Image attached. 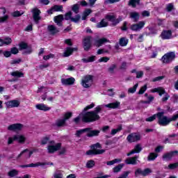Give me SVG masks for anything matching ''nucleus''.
Segmentation results:
<instances>
[{
    "instance_id": "58",
    "label": "nucleus",
    "mask_w": 178,
    "mask_h": 178,
    "mask_svg": "<svg viewBox=\"0 0 178 178\" xmlns=\"http://www.w3.org/2000/svg\"><path fill=\"white\" fill-rule=\"evenodd\" d=\"M145 91H147V85H145L144 86H143L138 91V94H139V95H143L144 92H145Z\"/></svg>"
},
{
    "instance_id": "47",
    "label": "nucleus",
    "mask_w": 178,
    "mask_h": 178,
    "mask_svg": "<svg viewBox=\"0 0 178 178\" xmlns=\"http://www.w3.org/2000/svg\"><path fill=\"white\" fill-rule=\"evenodd\" d=\"M122 20H123V18L122 17H120L118 19H116V17H115V18L113 20L111 23L113 26H116L117 24H119L120 22H122Z\"/></svg>"
},
{
    "instance_id": "42",
    "label": "nucleus",
    "mask_w": 178,
    "mask_h": 178,
    "mask_svg": "<svg viewBox=\"0 0 178 178\" xmlns=\"http://www.w3.org/2000/svg\"><path fill=\"white\" fill-rule=\"evenodd\" d=\"M166 12H172V10H175V6H173V3H170L167 4L166 8H165Z\"/></svg>"
},
{
    "instance_id": "3",
    "label": "nucleus",
    "mask_w": 178,
    "mask_h": 178,
    "mask_svg": "<svg viewBox=\"0 0 178 178\" xmlns=\"http://www.w3.org/2000/svg\"><path fill=\"white\" fill-rule=\"evenodd\" d=\"M84 133H87L86 136L87 137L91 138V137H97L99 136V130H93L92 127H88L84 128L82 129L77 130L75 133L76 137L78 138H80L81 137L82 134H84Z\"/></svg>"
},
{
    "instance_id": "31",
    "label": "nucleus",
    "mask_w": 178,
    "mask_h": 178,
    "mask_svg": "<svg viewBox=\"0 0 178 178\" xmlns=\"http://www.w3.org/2000/svg\"><path fill=\"white\" fill-rule=\"evenodd\" d=\"M14 140L22 143L26 141V138L22 135H15L14 136Z\"/></svg>"
},
{
    "instance_id": "50",
    "label": "nucleus",
    "mask_w": 178,
    "mask_h": 178,
    "mask_svg": "<svg viewBox=\"0 0 178 178\" xmlns=\"http://www.w3.org/2000/svg\"><path fill=\"white\" fill-rule=\"evenodd\" d=\"M49 140H50L49 136L44 137V138L41 140V145H45L48 144V143H49Z\"/></svg>"
},
{
    "instance_id": "26",
    "label": "nucleus",
    "mask_w": 178,
    "mask_h": 178,
    "mask_svg": "<svg viewBox=\"0 0 178 178\" xmlns=\"http://www.w3.org/2000/svg\"><path fill=\"white\" fill-rule=\"evenodd\" d=\"M106 108H110L111 109H118L120 106V102H116L113 103H110L105 105Z\"/></svg>"
},
{
    "instance_id": "35",
    "label": "nucleus",
    "mask_w": 178,
    "mask_h": 178,
    "mask_svg": "<svg viewBox=\"0 0 178 178\" xmlns=\"http://www.w3.org/2000/svg\"><path fill=\"white\" fill-rule=\"evenodd\" d=\"M120 162H122V159H115L113 161H107L106 165L108 166H112V165H115V163H120Z\"/></svg>"
},
{
    "instance_id": "21",
    "label": "nucleus",
    "mask_w": 178,
    "mask_h": 178,
    "mask_svg": "<svg viewBox=\"0 0 178 178\" xmlns=\"http://www.w3.org/2000/svg\"><path fill=\"white\" fill-rule=\"evenodd\" d=\"M105 152V149H102V150H95V149H90V150H88L86 152V155L88 156H92V155H101L102 154H104Z\"/></svg>"
},
{
    "instance_id": "53",
    "label": "nucleus",
    "mask_w": 178,
    "mask_h": 178,
    "mask_svg": "<svg viewBox=\"0 0 178 178\" xmlns=\"http://www.w3.org/2000/svg\"><path fill=\"white\" fill-rule=\"evenodd\" d=\"M122 130V126L118 127L117 129H114L111 130V136H115L117 133H119Z\"/></svg>"
},
{
    "instance_id": "49",
    "label": "nucleus",
    "mask_w": 178,
    "mask_h": 178,
    "mask_svg": "<svg viewBox=\"0 0 178 178\" xmlns=\"http://www.w3.org/2000/svg\"><path fill=\"white\" fill-rule=\"evenodd\" d=\"M151 173H152V170H151V168H145V170H143V177L151 175Z\"/></svg>"
},
{
    "instance_id": "13",
    "label": "nucleus",
    "mask_w": 178,
    "mask_h": 178,
    "mask_svg": "<svg viewBox=\"0 0 178 178\" xmlns=\"http://www.w3.org/2000/svg\"><path fill=\"white\" fill-rule=\"evenodd\" d=\"M6 108H19L20 106V102L18 100L14 99L11 101L6 102L5 103Z\"/></svg>"
},
{
    "instance_id": "55",
    "label": "nucleus",
    "mask_w": 178,
    "mask_h": 178,
    "mask_svg": "<svg viewBox=\"0 0 178 178\" xmlns=\"http://www.w3.org/2000/svg\"><path fill=\"white\" fill-rule=\"evenodd\" d=\"M177 168V163H170L168 165V167H165V169H170L171 170H173V169H176Z\"/></svg>"
},
{
    "instance_id": "30",
    "label": "nucleus",
    "mask_w": 178,
    "mask_h": 178,
    "mask_svg": "<svg viewBox=\"0 0 178 178\" xmlns=\"http://www.w3.org/2000/svg\"><path fill=\"white\" fill-rule=\"evenodd\" d=\"M66 124V121L63 118L62 120L59 119L56 121L55 125L57 127H63Z\"/></svg>"
},
{
    "instance_id": "62",
    "label": "nucleus",
    "mask_w": 178,
    "mask_h": 178,
    "mask_svg": "<svg viewBox=\"0 0 178 178\" xmlns=\"http://www.w3.org/2000/svg\"><path fill=\"white\" fill-rule=\"evenodd\" d=\"M158 93H159V95H160V97H162L163 94L165 95L166 94V91L163 88H159Z\"/></svg>"
},
{
    "instance_id": "32",
    "label": "nucleus",
    "mask_w": 178,
    "mask_h": 178,
    "mask_svg": "<svg viewBox=\"0 0 178 178\" xmlns=\"http://www.w3.org/2000/svg\"><path fill=\"white\" fill-rule=\"evenodd\" d=\"M129 44V39H127L126 38H121L119 40V45L120 47H126Z\"/></svg>"
},
{
    "instance_id": "17",
    "label": "nucleus",
    "mask_w": 178,
    "mask_h": 178,
    "mask_svg": "<svg viewBox=\"0 0 178 178\" xmlns=\"http://www.w3.org/2000/svg\"><path fill=\"white\" fill-rule=\"evenodd\" d=\"M63 20H65L63 15H59L54 17V22L57 26H58V27H62V26H63Z\"/></svg>"
},
{
    "instance_id": "11",
    "label": "nucleus",
    "mask_w": 178,
    "mask_h": 178,
    "mask_svg": "<svg viewBox=\"0 0 178 178\" xmlns=\"http://www.w3.org/2000/svg\"><path fill=\"white\" fill-rule=\"evenodd\" d=\"M62 147V143H57L55 145L47 146V152L49 154H54L56 151H59Z\"/></svg>"
},
{
    "instance_id": "48",
    "label": "nucleus",
    "mask_w": 178,
    "mask_h": 178,
    "mask_svg": "<svg viewBox=\"0 0 178 178\" xmlns=\"http://www.w3.org/2000/svg\"><path fill=\"white\" fill-rule=\"evenodd\" d=\"M80 9V5L79 4H74L72 6V10L74 12V13H76V15H77V13H79V10Z\"/></svg>"
},
{
    "instance_id": "2",
    "label": "nucleus",
    "mask_w": 178,
    "mask_h": 178,
    "mask_svg": "<svg viewBox=\"0 0 178 178\" xmlns=\"http://www.w3.org/2000/svg\"><path fill=\"white\" fill-rule=\"evenodd\" d=\"M101 106H98L95 108V111L87 112L83 114L81 120L83 123H91L97 120H99L100 117L98 113L102 111Z\"/></svg>"
},
{
    "instance_id": "14",
    "label": "nucleus",
    "mask_w": 178,
    "mask_h": 178,
    "mask_svg": "<svg viewBox=\"0 0 178 178\" xmlns=\"http://www.w3.org/2000/svg\"><path fill=\"white\" fill-rule=\"evenodd\" d=\"M129 19H131L134 23H137V22L140 20V13L136 11L129 13Z\"/></svg>"
},
{
    "instance_id": "51",
    "label": "nucleus",
    "mask_w": 178,
    "mask_h": 178,
    "mask_svg": "<svg viewBox=\"0 0 178 178\" xmlns=\"http://www.w3.org/2000/svg\"><path fill=\"white\" fill-rule=\"evenodd\" d=\"M22 15H24V12L20 13V11H15L12 13L13 17H20Z\"/></svg>"
},
{
    "instance_id": "24",
    "label": "nucleus",
    "mask_w": 178,
    "mask_h": 178,
    "mask_svg": "<svg viewBox=\"0 0 178 178\" xmlns=\"http://www.w3.org/2000/svg\"><path fill=\"white\" fill-rule=\"evenodd\" d=\"M161 37L162 40H169L172 38V31H163L161 34Z\"/></svg>"
},
{
    "instance_id": "5",
    "label": "nucleus",
    "mask_w": 178,
    "mask_h": 178,
    "mask_svg": "<svg viewBox=\"0 0 178 178\" xmlns=\"http://www.w3.org/2000/svg\"><path fill=\"white\" fill-rule=\"evenodd\" d=\"M175 58L176 54H175V51H170L162 56L161 60L163 63L169 64L172 63Z\"/></svg>"
},
{
    "instance_id": "63",
    "label": "nucleus",
    "mask_w": 178,
    "mask_h": 178,
    "mask_svg": "<svg viewBox=\"0 0 178 178\" xmlns=\"http://www.w3.org/2000/svg\"><path fill=\"white\" fill-rule=\"evenodd\" d=\"M8 19H9L8 15H5L2 17H0V23H5V22H6V20H8Z\"/></svg>"
},
{
    "instance_id": "8",
    "label": "nucleus",
    "mask_w": 178,
    "mask_h": 178,
    "mask_svg": "<svg viewBox=\"0 0 178 178\" xmlns=\"http://www.w3.org/2000/svg\"><path fill=\"white\" fill-rule=\"evenodd\" d=\"M31 13H33V18L36 24H38L40 23V20H41V10H40L38 8H33L31 10Z\"/></svg>"
},
{
    "instance_id": "33",
    "label": "nucleus",
    "mask_w": 178,
    "mask_h": 178,
    "mask_svg": "<svg viewBox=\"0 0 178 178\" xmlns=\"http://www.w3.org/2000/svg\"><path fill=\"white\" fill-rule=\"evenodd\" d=\"M10 76H13V77H24V74L22 72L19 71H15L10 73Z\"/></svg>"
},
{
    "instance_id": "29",
    "label": "nucleus",
    "mask_w": 178,
    "mask_h": 178,
    "mask_svg": "<svg viewBox=\"0 0 178 178\" xmlns=\"http://www.w3.org/2000/svg\"><path fill=\"white\" fill-rule=\"evenodd\" d=\"M108 26H109L108 22L105 21V19H103L100 22L97 24L96 27H97V29H102V27H108Z\"/></svg>"
},
{
    "instance_id": "39",
    "label": "nucleus",
    "mask_w": 178,
    "mask_h": 178,
    "mask_svg": "<svg viewBox=\"0 0 178 178\" xmlns=\"http://www.w3.org/2000/svg\"><path fill=\"white\" fill-rule=\"evenodd\" d=\"M119 138H113L112 140H108L106 141V145H112V144H116L118 143Z\"/></svg>"
},
{
    "instance_id": "59",
    "label": "nucleus",
    "mask_w": 178,
    "mask_h": 178,
    "mask_svg": "<svg viewBox=\"0 0 178 178\" xmlns=\"http://www.w3.org/2000/svg\"><path fill=\"white\" fill-rule=\"evenodd\" d=\"M95 106V104L94 103H92L90 105L87 106L86 108H83V112H87L88 109H92Z\"/></svg>"
},
{
    "instance_id": "4",
    "label": "nucleus",
    "mask_w": 178,
    "mask_h": 178,
    "mask_svg": "<svg viewBox=\"0 0 178 178\" xmlns=\"http://www.w3.org/2000/svg\"><path fill=\"white\" fill-rule=\"evenodd\" d=\"M94 83V76L87 74L82 77L81 84L83 88H90Z\"/></svg>"
},
{
    "instance_id": "37",
    "label": "nucleus",
    "mask_w": 178,
    "mask_h": 178,
    "mask_svg": "<svg viewBox=\"0 0 178 178\" xmlns=\"http://www.w3.org/2000/svg\"><path fill=\"white\" fill-rule=\"evenodd\" d=\"M91 149H94L95 151H102V149H98V148H102V146L99 143L93 144L90 146Z\"/></svg>"
},
{
    "instance_id": "40",
    "label": "nucleus",
    "mask_w": 178,
    "mask_h": 178,
    "mask_svg": "<svg viewBox=\"0 0 178 178\" xmlns=\"http://www.w3.org/2000/svg\"><path fill=\"white\" fill-rule=\"evenodd\" d=\"M118 67V65L116 64H112L108 68V72L111 74H113L115 73V70Z\"/></svg>"
},
{
    "instance_id": "1",
    "label": "nucleus",
    "mask_w": 178,
    "mask_h": 178,
    "mask_svg": "<svg viewBox=\"0 0 178 178\" xmlns=\"http://www.w3.org/2000/svg\"><path fill=\"white\" fill-rule=\"evenodd\" d=\"M156 118L158 119V124H159V126H168V124H170L171 122H176V120H177L178 114L172 115V118H169L165 115V111H162L146 118L145 120L146 122H154Z\"/></svg>"
},
{
    "instance_id": "34",
    "label": "nucleus",
    "mask_w": 178,
    "mask_h": 178,
    "mask_svg": "<svg viewBox=\"0 0 178 178\" xmlns=\"http://www.w3.org/2000/svg\"><path fill=\"white\" fill-rule=\"evenodd\" d=\"M123 166H124V163L119 164L118 165L114 167L113 168V173H118V172H120L122 169H123Z\"/></svg>"
},
{
    "instance_id": "19",
    "label": "nucleus",
    "mask_w": 178,
    "mask_h": 178,
    "mask_svg": "<svg viewBox=\"0 0 178 178\" xmlns=\"http://www.w3.org/2000/svg\"><path fill=\"white\" fill-rule=\"evenodd\" d=\"M141 151H143V147H141V145L138 144L135 146L134 149L127 154V156H130L131 155H133V154H140Z\"/></svg>"
},
{
    "instance_id": "12",
    "label": "nucleus",
    "mask_w": 178,
    "mask_h": 178,
    "mask_svg": "<svg viewBox=\"0 0 178 178\" xmlns=\"http://www.w3.org/2000/svg\"><path fill=\"white\" fill-rule=\"evenodd\" d=\"M145 26V21H140L138 24H134L131 26V30L132 31H140Z\"/></svg>"
},
{
    "instance_id": "15",
    "label": "nucleus",
    "mask_w": 178,
    "mask_h": 178,
    "mask_svg": "<svg viewBox=\"0 0 178 178\" xmlns=\"http://www.w3.org/2000/svg\"><path fill=\"white\" fill-rule=\"evenodd\" d=\"M76 79L73 77L67 78V79H61V83L63 86H73Z\"/></svg>"
},
{
    "instance_id": "7",
    "label": "nucleus",
    "mask_w": 178,
    "mask_h": 178,
    "mask_svg": "<svg viewBox=\"0 0 178 178\" xmlns=\"http://www.w3.org/2000/svg\"><path fill=\"white\" fill-rule=\"evenodd\" d=\"M141 140V135L137 133H131L127 137V140L128 143H137V141H140Z\"/></svg>"
},
{
    "instance_id": "64",
    "label": "nucleus",
    "mask_w": 178,
    "mask_h": 178,
    "mask_svg": "<svg viewBox=\"0 0 178 178\" xmlns=\"http://www.w3.org/2000/svg\"><path fill=\"white\" fill-rule=\"evenodd\" d=\"M108 60H109V57H102L98 60V62H104L105 63H106Z\"/></svg>"
},
{
    "instance_id": "28",
    "label": "nucleus",
    "mask_w": 178,
    "mask_h": 178,
    "mask_svg": "<svg viewBox=\"0 0 178 178\" xmlns=\"http://www.w3.org/2000/svg\"><path fill=\"white\" fill-rule=\"evenodd\" d=\"M45 165H49L48 163L38 162L35 163L28 164V168H38V166H45Z\"/></svg>"
},
{
    "instance_id": "38",
    "label": "nucleus",
    "mask_w": 178,
    "mask_h": 178,
    "mask_svg": "<svg viewBox=\"0 0 178 178\" xmlns=\"http://www.w3.org/2000/svg\"><path fill=\"white\" fill-rule=\"evenodd\" d=\"M95 60V56H92L88 58H82V62L84 63H88L90 62H94Z\"/></svg>"
},
{
    "instance_id": "6",
    "label": "nucleus",
    "mask_w": 178,
    "mask_h": 178,
    "mask_svg": "<svg viewBox=\"0 0 178 178\" xmlns=\"http://www.w3.org/2000/svg\"><path fill=\"white\" fill-rule=\"evenodd\" d=\"M72 15H73V13H72V11H70V12L65 13L64 19L65 20H70L71 22H73L74 23H79V22H80V19L81 18L80 15H75V17H72Z\"/></svg>"
},
{
    "instance_id": "57",
    "label": "nucleus",
    "mask_w": 178,
    "mask_h": 178,
    "mask_svg": "<svg viewBox=\"0 0 178 178\" xmlns=\"http://www.w3.org/2000/svg\"><path fill=\"white\" fill-rule=\"evenodd\" d=\"M19 47L20 49H27L29 45L27 44V43L22 42L21 43H19Z\"/></svg>"
},
{
    "instance_id": "36",
    "label": "nucleus",
    "mask_w": 178,
    "mask_h": 178,
    "mask_svg": "<svg viewBox=\"0 0 178 178\" xmlns=\"http://www.w3.org/2000/svg\"><path fill=\"white\" fill-rule=\"evenodd\" d=\"M156 158H158V154L152 152L147 156V161H155Z\"/></svg>"
},
{
    "instance_id": "54",
    "label": "nucleus",
    "mask_w": 178,
    "mask_h": 178,
    "mask_svg": "<svg viewBox=\"0 0 178 178\" xmlns=\"http://www.w3.org/2000/svg\"><path fill=\"white\" fill-rule=\"evenodd\" d=\"M106 19L108 20V22H113L115 19H116V15H106Z\"/></svg>"
},
{
    "instance_id": "27",
    "label": "nucleus",
    "mask_w": 178,
    "mask_h": 178,
    "mask_svg": "<svg viewBox=\"0 0 178 178\" xmlns=\"http://www.w3.org/2000/svg\"><path fill=\"white\" fill-rule=\"evenodd\" d=\"M140 1L141 0H129L128 5L132 8H137L140 6Z\"/></svg>"
},
{
    "instance_id": "60",
    "label": "nucleus",
    "mask_w": 178,
    "mask_h": 178,
    "mask_svg": "<svg viewBox=\"0 0 178 178\" xmlns=\"http://www.w3.org/2000/svg\"><path fill=\"white\" fill-rule=\"evenodd\" d=\"M20 62H22V59L21 58H18V59H15V60H12L10 61V65H19V63H20Z\"/></svg>"
},
{
    "instance_id": "9",
    "label": "nucleus",
    "mask_w": 178,
    "mask_h": 178,
    "mask_svg": "<svg viewBox=\"0 0 178 178\" xmlns=\"http://www.w3.org/2000/svg\"><path fill=\"white\" fill-rule=\"evenodd\" d=\"M91 40H92V37L87 36L83 40V45L84 51H88L91 49L92 43Z\"/></svg>"
},
{
    "instance_id": "23",
    "label": "nucleus",
    "mask_w": 178,
    "mask_h": 178,
    "mask_svg": "<svg viewBox=\"0 0 178 178\" xmlns=\"http://www.w3.org/2000/svg\"><path fill=\"white\" fill-rule=\"evenodd\" d=\"M106 42H109V40L106 39V38H102L101 39L95 40V45L97 47V48H99V47H102V45H104V44H106Z\"/></svg>"
},
{
    "instance_id": "20",
    "label": "nucleus",
    "mask_w": 178,
    "mask_h": 178,
    "mask_svg": "<svg viewBox=\"0 0 178 178\" xmlns=\"http://www.w3.org/2000/svg\"><path fill=\"white\" fill-rule=\"evenodd\" d=\"M22 129H23V124H13L8 127V130H10V131H16L17 130H21Z\"/></svg>"
},
{
    "instance_id": "41",
    "label": "nucleus",
    "mask_w": 178,
    "mask_h": 178,
    "mask_svg": "<svg viewBox=\"0 0 178 178\" xmlns=\"http://www.w3.org/2000/svg\"><path fill=\"white\" fill-rule=\"evenodd\" d=\"M19 175V171L17 170H12L8 173V176L9 177H15V176H17Z\"/></svg>"
},
{
    "instance_id": "25",
    "label": "nucleus",
    "mask_w": 178,
    "mask_h": 178,
    "mask_svg": "<svg viewBox=\"0 0 178 178\" xmlns=\"http://www.w3.org/2000/svg\"><path fill=\"white\" fill-rule=\"evenodd\" d=\"M35 108L39 111H44V112H47V111H51V107H48L44 104H36Z\"/></svg>"
},
{
    "instance_id": "18",
    "label": "nucleus",
    "mask_w": 178,
    "mask_h": 178,
    "mask_svg": "<svg viewBox=\"0 0 178 178\" xmlns=\"http://www.w3.org/2000/svg\"><path fill=\"white\" fill-rule=\"evenodd\" d=\"M138 156L128 158L125 160V163L127 165H137V162H138Z\"/></svg>"
},
{
    "instance_id": "56",
    "label": "nucleus",
    "mask_w": 178,
    "mask_h": 178,
    "mask_svg": "<svg viewBox=\"0 0 178 178\" xmlns=\"http://www.w3.org/2000/svg\"><path fill=\"white\" fill-rule=\"evenodd\" d=\"M10 52L11 55H17V54H19V49H17V47H12Z\"/></svg>"
},
{
    "instance_id": "52",
    "label": "nucleus",
    "mask_w": 178,
    "mask_h": 178,
    "mask_svg": "<svg viewBox=\"0 0 178 178\" xmlns=\"http://www.w3.org/2000/svg\"><path fill=\"white\" fill-rule=\"evenodd\" d=\"M143 173H144V170H143L141 168H138L135 171V177H138V175L143 176Z\"/></svg>"
},
{
    "instance_id": "16",
    "label": "nucleus",
    "mask_w": 178,
    "mask_h": 178,
    "mask_svg": "<svg viewBox=\"0 0 178 178\" xmlns=\"http://www.w3.org/2000/svg\"><path fill=\"white\" fill-rule=\"evenodd\" d=\"M47 29L51 35H55V34L60 32V28H56L54 25H49Z\"/></svg>"
},
{
    "instance_id": "46",
    "label": "nucleus",
    "mask_w": 178,
    "mask_h": 178,
    "mask_svg": "<svg viewBox=\"0 0 178 178\" xmlns=\"http://www.w3.org/2000/svg\"><path fill=\"white\" fill-rule=\"evenodd\" d=\"M95 166V161L94 160H90L86 163V168L88 169H91V168H94Z\"/></svg>"
},
{
    "instance_id": "61",
    "label": "nucleus",
    "mask_w": 178,
    "mask_h": 178,
    "mask_svg": "<svg viewBox=\"0 0 178 178\" xmlns=\"http://www.w3.org/2000/svg\"><path fill=\"white\" fill-rule=\"evenodd\" d=\"M73 114L70 112L66 113L64 115V118L63 120L66 122V120H67V119H70V117Z\"/></svg>"
},
{
    "instance_id": "45",
    "label": "nucleus",
    "mask_w": 178,
    "mask_h": 178,
    "mask_svg": "<svg viewBox=\"0 0 178 178\" xmlns=\"http://www.w3.org/2000/svg\"><path fill=\"white\" fill-rule=\"evenodd\" d=\"M54 12H63V6L55 5L53 6Z\"/></svg>"
},
{
    "instance_id": "43",
    "label": "nucleus",
    "mask_w": 178,
    "mask_h": 178,
    "mask_svg": "<svg viewBox=\"0 0 178 178\" xmlns=\"http://www.w3.org/2000/svg\"><path fill=\"white\" fill-rule=\"evenodd\" d=\"M137 87H138V83L135 84L132 88H129L128 89L129 94H134L137 91Z\"/></svg>"
},
{
    "instance_id": "22",
    "label": "nucleus",
    "mask_w": 178,
    "mask_h": 178,
    "mask_svg": "<svg viewBox=\"0 0 178 178\" xmlns=\"http://www.w3.org/2000/svg\"><path fill=\"white\" fill-rule=\"evenodd\" d=\"M77 50H78L77 47H74V48L67 47L65 49V51L63 53V56H64V58H67V56H70V55H72V54H73L74 51H77Z\"/></svg>"
},
{
    "instance_id": "10",
    "label": "nucleus",
    "mask_w": 178,
    "mask_h": 178,
    "mask_svg": "<svg viewBox=\"0 0 178 178\" xmlns=\"http://www.w3.org/2000/svg\"><path fill=\"white\" fill-rule=\"evenodd\" d=\"M176 155H178L177 150L169 152L164 154L162 156V159H163V161H172V159L173 158V156H176Z\"/></svg>"
},
{
    "instance_id": "44",
    "label": "nucleus",
    "mask_w": 178,
    "mask_h": 178,
    "mask_svg": "<svg viewBox=\"0 0 178 178\" xmlns=\"http://www.w3.org/2000/svg\"><path fill=\"white\" fill-rule=\"evenodd\" d=\"M3 42L4 45H10L12 44V38L6 37L3 39Z\"/></svg>"
}]
</instances>
